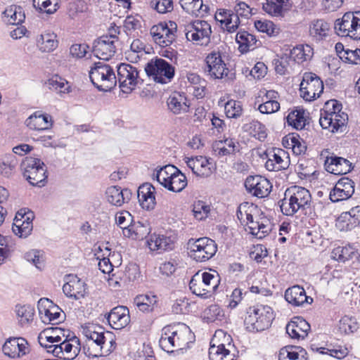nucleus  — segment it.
<instances>
[{"label": "nucleus", "mask_w": 360, "mask_h": 360, "mask_svg": "<svg viewBox=\"0 0 360 360\" xmlns=\"http://www.w3.org/2000/svg\"><path fill=\"white\" fill-rule=\"evenodd\" d=\"M311 195L307 188L293 186L288 188L284 198L278 202L282 213L286 216H293L299 211H304L309 207Z\"/></svg>", "instance_id": "nucleus-1"}, {"label": "nucleus", "mask_w": 360, "mask_h": 360, "mask_svg": "<svg viewBox=\"0 0 360 360\" xmlns=\"http://www.w3.org/2000/svg\"><path fill=\"white\" fill-rule=\"evenodd\" d=\"M245 323L250 331H263L271 325L274 319L272 308L268 305L257 304L249 307Z\"/></svg>", "instance_id": "nucleus-2"}, {"label": "nucleus", "mask_w": 360, "mask_h": 360, "mask_svg": "<svg viewBox=\"0 0 360 360\" xmlns=\"http://www.w3.org/2000/svg\"><path fill=\"white\" fill-rule=\"evenodd\" d=\"M89 78L94 86L102 91H110L117 84L114 70L104 61L94 64L89 71Z\"/></svg>", "instance_id": "nucleus-3"}, {"label": "nucleus", "mask_w": 360, "mask_h": 360, "mask_svg": "<svg viewBox=\"0 0 360 360\" xmlns=\"http://www.w3.org/2000/svg\"><path fill=\"white\" fill-rule=\"evenodd\" d=\"M82 333L86 338V345L84 346L86 355L93 358L103 356L106 339L104 328L98 325L90 324L83 328Z\"/></svg>", "instance_id": "nucleus-4"}, {"label": "nucleus", "mask_w": 360, "mask_h": 360, "mask_svg": "<svg viewBox=\"0 0 360 360\" xmlns=\"http://www.w3.org/2000/svg\"><path fill=\"white\" fill-rule=\"evenodd\" d=\"M188 256L197 262H205L212 258L217 251L215 241L207 237L191 238L187 243Z\"/></svg>", "instance_id": "nucleus-5"}, {"label": "nucleus", "mask_w": 360, "mask_h": 360, "mask_svg": "<svg viewBox=\"0 0 360 360\" xmlns=\"http://www.w3.org/2000/svg\"><path fill=\"white\" fill-rule=\"evenodd\" d=\"M23 176L32 186H44L47 179L46 167L39 158L26 157L20 165Z\"/></svg>", "instance_id": "nucleus-6"}, {"label": "nucleus", "mask_w": 360, "mask_h": 360, "mask_svg": "<svg viewBox=\"0 0 360 360\" xmlns=\"http://www.w3.org/2000/svg\"><path fill=\"white\" fill-rule=\"evenodd\" d=\"M334 28L339 36L360 39V11L345 13L335 20Z\"/></svg>", "instance_id": "nucleus-7"}, {"label": "nucleus", "mask_w": 360, "mask_h": 360, "mask_svg": "<svg viewBox=\"0 0 360 360\" xmlns=\"http://www.w3.org/2000/svg\"><path fill=\"white\" fill-rule=\"evenodd\" d=\"M145 71L155 82L167 84L174 76V68L162 58L152 59L146 67Z\"/></svg>", "instance_id": "nucleus-8"}, {"label": "nucleus", "mask_w": 360, "mask_h": 360, "mask_svg": "<svg viewBox=\"0 0 360 360\" xmlns=\"http://www.w3.org/2000/svg\"><path fill=\"white\" fill-rule=\"evenodd\" d=\"M177 240L175 231L168 230L164 233H153L146 240V244L150 251L156 254H162L174 249Z\"/></svg>", "instance_id": "nucleus-9"}, {"label": "nucleus", "mask_w": 360, "mask_h": 360, "mask_svg": "<svg viewBox=\"0 0 360 360\" xmlns=\"http://www.w3.org/2000/svg\"><path fill=\"white\" fill-rule=\"evenodd\" d=\"M117 82L123 93H131L143 80L139 77V71L132 65L121 63L117 67Z\"/></svg>", "instance_id": "nucleus-10"}, {"label": "nucleus", "mask_w": 360, "mask_h": 360, "mask_svg": "<svg viewBox=\"0 0 360 360\" xmlns=\"http://www.w3.org/2000/svg\"><path fill=\"white\" fill-rule=\"evenodd\" d=\"M300 96L307 101L319 98L323 91V82L313 72H304L300 85Z\"/></svg>", "instance_id": "nucleus-11"}, {"label": "nucleus", "mask_w": 360, "mask_h": 360, "mask_svg": "<svg viewBox=\"0 0 360 360\" xmlns=\"http://www.w3.org/2000/svg\"><path fill=\"white\" fill-rule=\"evenodd\" d=\"M187 40L200 46H207L210 41L212 33L210 25L205 20H195L186 27Z\"/></svg>", "instance_id": "nucleus-12"}, {"label": "nucleus", "mask_w": 360, "mask_h": 360, "mask_svg": "<svg viewBox=\"0 0 360 360\" xmlns=\"http://www.w3.org/2000/svg\"><path fill=\"white\" fill-rule=\"evenodd\" d=\"M118 37L112 33L98 38L94 41L93 45L94 55L101 60H108L115 53V43Z\"/></svg>", "instance_id": "nucleus-13"}, {"label": "nucleus", "mask_w": 360, "mask_h": 360, "mask_svg": "<svg viewBox=\"0 0 360 360\" xmlns=\"http://www.w3.org/2000/svg\"><path fill=\"white\" fill-rule=\"evenodd\" d=\"M38 309L42 321L45 323L58 324L63 321L61 309L48 298H41Z\"/></svg>", "instance_id": "nucleus-14"}, {"label": "nucleus", "mask_w": 360, "mask_h": 360, "mask_svg": "<svg viewBox=\"0 0 360 360\" xmlns=\"http://www.w3.org/2000/svg\"><path fill=\"white\" fill-rule=\"evenodd\" d=\"M79 340L74 337L70 340L65 338L59 344H56L53 350H49L56 357L64 360H73L79 353Z\"/></svg>", "instance_id": "nucleus-15"}, {"label": "nucleus", "mask_w": 360, "mask_h": 360, "mask_svg": "<svg viewBox=\"0 0 360 360\" xmlns=\"http://www.w3.org/2000/svg\"><path fill=\"white\" fill-rule=\"evenodd\" d=\"M347 113L335 114L334 112H321L319 124L323 129H328L332 133L342 132L347 122Z\"/></svg>", "instance_id": "nucleus-16"}, {"label": "nucleus", "mask_w": 360, "mask_h": 360, "mask_svg": "<svg viewBox=\"0 0 360 360\" xmlns=\"http://www.w3.org/2000/svg\"><path fill=\"white\" fill-rule=\"evenodd\" d=\"M245 186L250 193L260 198L267 196L271 188L269 181L259 175L248 176Z\"/></svg>", "instance_id": "nucleus-17"}, {"label": "nucleus", "mask_w": 360, "mask_h": 360, "mask_svg": "<svg viewBox=\"0 0 360 360\" xmlns=\"http://www.w3.org/2000/svg\"><path fill=\"white\" fill-rule=\"evenodd\" d=\"M209 75L214 79H221L227 76L229 69L222 60L221 53L219 51H214L210 53L205 59Z\"/></svg>", "instance_id": "nucleus-18"}, {"label": "nucleus", "mask_w": 360, "mask_h": 360, "mask_svg": "<svg viewBox=\"0 0 360 360\" xmlns=\"http://www.w3.org/2000/svg\"><path fill=\"white\" fill-rule=\"evenodd\" d=\"M268 160L265 167L271 172H277L286 169L290 164L288 154L283 149L276 148L267 154Z\"/></svg>", "instance_id": "nucleus-19"}, {"label": "nucleus", "mask_w": 360, "mask_h": 360, "mask_svg": "<svg viewBox=\"0 0 360 360\" xmlns=\"http://www.w3.org/2000/svg\"><path fill=\"white\" fill-rule=\"evenodd\" d=\"M354 193V183L347 178H341L330 193V199L333 202L349 199Z\"/></svg>", "instance_id": "nucleus-20"}, {"label": "nucleus", "mask_w": 360, "mask_h": 360, "mask_svg": "<svg viewBox=\"0 0 360 360\" xmlns=\"http://www.w3.org/2000/svg\"><path fill=\"white\" fill-rule=\"evenodd\" d=\"M86 284L76 275H68L63 286L64 294L70 298L79 300L86 294Z\"/></svg>", "instance_id": "nucleus-21"}, {"label": "nucleus", "mask_w": 360, "mask_h": 360, "mask_svg": "<svg viewBox=\"0 0 360 360\" xmlns=\"http://www.w3.org/2000/svg\"><path fill=\"white\" fill-rule=\"evenodd\" d=\"M324 167L327 172L335 175L346 174L352 169V163L348 160L333 153L326 158Z\"/></svg>", "instance_id": "nucleus-22"}, {"label": "nucleus", "mask_w": 360, "mask_h": 360, "mask_svg": "<svg viewBox=\"0 0 360 360\" xmlns=\"http://www.w3.org/2000/svg\"><path fill=\"white\" fill-rule=\"evenodd\" d=\"M106 319L113 329H122L130 322L129 309L124 306L115 307L108 314Z\"/></svg>", "instance_id": "nucleus-23"}, {"label": "nucleus", "mask_w": 360, "mask_h": 360, "mask_svg": "<svg viewBox=\"0 0 360 360\" xmlns=\"http://www.w3.org/2000/svg\"><path fill=\"white\" fill-rule=\"evenodd\" d=\"M214 18L229 32H235L240 25V19L231 10L219 8L215 13Z\"/></svg>", "instance_id": "nucleus-24"}, {"label": "nucleus", "mask_w": 360, "mask_h": 360, "mask_svg": "<svg viewBox=\"0 0 360 360\" xmlns=\"http://www.w3.org/2000/svg\"><path fill=\"white\" fill-rule=\"evenodd\" d=\"M167 108L174 115L184 114L189 111L190 103L184 94L172 93L167 99Z\"/></svg>", "instance_id": "nucleus-25"}, {"label": "nucleus", "mask_w": 360, "mask_h": 360, "mask_svg": "<svg viewBox=\"0 0 360 360\" xmlns=\"http://www.w3.org/2000/svg\"><path fill=\"white\" fill-rule=\"evenodd\" d=\"M168 327L170 333H172L176 349H181L188 343L190 339L189 337L191 335V330L190 328L186 324L181 323L169 325Z\"/></svg>", "instance_id": "nucleus-26"}, {"label": "nucleus", "mask_w": 360, "mask_h": 360, "mask_svg": "<svg viewBox=\"0 0 360 360\" xmlns=\"http://www.w3.org/2000/svg\"><path fill=\"white\" fill-rule=\"evenodd\" d=\"M310 325L301 317H294L286 326V333L292 338L304 339L310 330Z\"/></svg>", "instance_id": "nucleus-27"}, {"label": "nucleus", "mask_w": 360, "mask_h": 360, "mask_svg": "<svg viewBox=\"0 0 360 360\" xmlns=\"http://www.w3.org/2000/svg\"><path fill=\"white\" fill-rule=\"evenodd\" d=\"M155 187L150 183L143 184L138 189V200L142 208L153 210L156 204Z\"/></svg>", "instance_id": "nucleus-28"}, {"label": "nucleus", "mask_w": 360, "mask_h": 360, "mask_svg": "<svg viewBox=\"0 0 360 360\" xmlns=\"http://www.w3.org/2000/svg\"><path fill=\"white\" fill-rule=\"evenodd\" d=\"M285 299L288 303L297 307L313 302L311 297L306 295L304 289L299 285L288 288L285 292Z\"/></svg>", "instance_id": "nucleus-29"}, {"label": "nucleus", "mask_w": 360, "mask_h": 360, "mask_svg": "<svg viewBox=\"0 0 360 360\" xmlns=\"http://www.w3.org/2000/svg\"><path fill=\"white\" fill-rule=\"evenodd\" d=\"M150 232V226L146 221H135L124 229V236L139 240L146 238Z\"/></svg>", "instance_id": "nucleus-30"}, {"label": "nucleus", "mask_w": 360, "mask_h": 360, "mask_svg": "<svg viewBox=\"0 0 360 360\" xmlns=\"http://www.w3.org/2000/svg\"><path fill=\"white\" fill-rule=\"evenodd\" d=\"M131 195V193L129 190L122 189L117 186H110L106 191V197L108 202L117 207L129 202Z\"/></svg>", "instance_id": "nucleus-31"}, {"label": "nucleus", "mask_w": 360, "mask_h": 360, "mask_svg": "<svg viewBox=\"0 0 360 360\" xmlns=\"http://www.w3.org/2000/svg\"><path fill=\"white\" fill-rule=\"evenodd\" d=\"M330 25L323 19L313 20L309 26V34L316 41H322L329 35Z\"/></svg>", "instance_id": "nucleus-32"}, {"label": "nucleus", "mask_w": 360, "mask_h": 360, "mask_svg": "<svg viewBox=\"0 0 360 360\" xmlns=\"http://www.w3.org/2000/svg\"><path fill=\"white\" fill-rule=\"evenodd\" d=\"M307 352L298 346L288 345L281 348L278 354L279 360H307Z\"/></svg>", "instance_id": "nucleus-33"}, {"label": "nucleus", "mask_w": 360, "mask_h": 360, "mask_svg": "<svg viewBox=\"0 0 360 360\" xmlns=\"http://www.w3.org/2000/svg\"><path fill=\"white\" fill-rule=\"evenodd\" d=\"M236 41L238 44V49L242 53L254 50L257 46V40L255 36L245 30H240L237 33Z\"/></svg>", "instance_id": "nucleus-34"}, {"label": "nucleus", "mask_w": 360, "mask_h": 360, "mask_svg": "<svg viewBox=\"0 0 360 360\" xmlns=\"http://www.w3.org/2000/svg\"><path fill=\"white\" fill-rule=\"evenodd\" d=\"M182 8L188 14L203 16L208 13L209 6L203 4L202 0H180Z\"/></svg>", "instance_id": "nucleus-35"}, {"label": "nucleus", "mask_w": 360, "mask_h": 360, "mask_svg": "<svg viewBox=\"0 0 360 360\" xmlns=\"http://www.w3.org/2000/svg\"><path fill=\"white\" fill-rule=\"evenodd\" d=\"M209 358L210 360H234L235 354L224 344L216 345L212 340L209 348Z\"/></svg>", "instance_id": "nucleus-36"}, {"label": "nucleus", "mask_w": 360, "mask_h": 360, "mask_svg": "<svg viewBox=\"0 0 360 360\" xmlns=\"http://www.w3.org/2000/svg\"><path fill=\"white\" fill-rule=\"evenodd\" d=\"M238 147V141L232 138H226L219 141L214 146V150L218 151L219 156L234 154L236 151L239 150Z\"/></svg>", "instance_id": "nucleus-37"}, {"label": "nucleus", "mask_w": 360, "mask_h": 360, "mask_svg": "<svg viewBox=\"0 0 360 360\" xmlns=\"http://www.w3.org/2000/svg\"><path fill=\"white\" fill-rule=\"evenodd\" d=\"M243 129L259 141L264 140L267 136L265 126L257 120H251L244 124Z\"/></svg>", "instance_id": "nucleus-38"}, {"label": "nucleus", "mask_w": 360, "mask_h": 360, "mask_svg": "<svg viewBox=\"0 0 360 360\" xmlns=\"http://www.w3.org/2000/svg\"><path fill=\"white\" fill-rule=\"evenodd\" d=\"M158 302V297L154 295H139L134 300V304L143 312H150L153 310Z\"/></svg>", "instance_id": "nucleus-39"}, {"label": "nucleus", "mask_w": 360, "mask_h": 360, "mask_svg": "<svg viewBox=\"0 0 360 360\" xmlns=\"http://www.w3.org/2000/svg\"><path fill=\"white\" fill-rule=\"evenodd\" d=\"M18 160L13 154H7L0 159V174L10 177L15 171Z\"/></svg>", "instance_id": "nucleus-40"}, {"label": "nucleus", "mask_w": 360, "mask_h": 360, "mask_svg": "<svg viewBox=\"0 0 360 360\" xmlns=\"http://www.w3.org/2000/svg\"><path fill=\"white\" fill-rule=\"evenodd\" d=\"M200 277L202 285L210 290L211 295L216 292L220 283V276L216 271L203 272Z\"/></svg>", "instance_id": "nucleus-41"}, {"label": "nucleus", "mask_w": 360, "mask_h": 360, "mask_svg": "<svg viewBox=\"0 0 360 360\" xmlns=\"http://www.w3.org/2000/svg\"><path fill=\"white\" fill-rule=\"evenodd\" d=\"M3 14L7 18V22L11 25H19L25 18L22 8L16 6H11L6 8Z\"/></svg>", "instance_id": "nucleus-42"}, {"label": "nucleus", "mask_w": 360, "mask_h": 360, "mask_svg": "<svg viewBox=\"0 0 360 360\" xmlns=\"http://www.w3.org/2000/svg\"><path fill=\"white\" fill-rule=\"evenodd\" d=\"M56 35L53 33H45L40 35L37 39V44L39 49L43 52H50L54 50L58 46Z\"/></svg>", "instance_id": "nucleus-43"}, {"label": "nucleus", "mask_w": 360, "mask_h": 360, "mask_svg": "<svg viewBox=\"0 0 360 360\" xmlns=\"http://www.w3.org/2000/svg\"><path fill=\"white\" fill-rule=\"evenodd\" d=\"M359 324L354 316H344L339 321L338 330L341 334L349 335L357 330Z\"/></svg>", "instance_id": "nucleus-44"}, {"label": "nucleus", "mask_w": 360, "mask_h": 360, "mask_svg": "<svg viewBox=\"0 0 360 360\" xmlns=\"http://www.w3.org/2000/svg\"><path fill=\"white\" fill-rule=\"evenodd\" d=\"M32 4L36 10L49 15L56 13L60 8L59 0H33Z\"/></svg>", "instance_id": "nucleus-45"}, {"label": "nucleus", "mask_w": 360, "mask_h": 360, "mask_svg": "<svg viewBox=\"0 0 360 360\" xmlns=\"http://www.w3.org/2000/svg\"><path fill=\"white\" fill-rule=\"evenodd\" d=\"M159 345L161 349L167 353H172L177 350L168 326L164 327L162 330Z\"/></svg>", "instance_id": "nucleus-46"}, {"label": "nucleus", "mask_w": 360, "mask_h": 360, "mask_svg": "<svg viewBox=\"0 0 360 360\" xmlns=\"http://www.w3.org/2000/svg\"><path fill=\"white\" fill-rule=\"evenodd\" d=\"M15 312L20 323L23 326L29 323L32 320L34 309L29 304H18L15 306Z\"/></svg>", "instance_id": "nucleus-47"}, {"label": "nucleus", "mask_w": 360, "mask_h": 360, "mask_svg": "<svg viewBox=\"0 0 360 360\" xmlns=\"http://www.w3.org/2000/svg\"><path fill=\"white\" fill-rule=\"evenodd\" d=\"M189 288L192 292L202 298L211 296L210 290L202 285L199 273L195 274L190 281Z\"/></svg>", "instance_id": "nucleus-48"}, {"label": "nucleus", "mask_w": 360, "mask_h": 360, "mask_svg": "<svg viewBox=\"0 0 360 360\" xmlns=\"http://www.w3.org/2000/svg\"><path fill=\"white\" fill-rule=\"evenodd\" d=\"M287 122L288 125L299 130L304 128L307 120L304 117V111L303 110H296L290 112L287 117Z\"/></svg>", "instance_id": "nucleus-49"}, {"label": "nucleus", "mask_w": 360, "mask_h": 360, "mask_svg": "<svg viewBox=\"0 0 360 360\" xmlns=\"http://www.w3.org/2000/svg\"><path fill=\"white\" fill-rule=\"evenodd\" d=\"M288 0H265L262 4L263 10L271 15H282L283 6Z\"/></svg>", "instance_id": "nucleus-50"}, {"label": "nucleus", "mask_w": 360, "mask_h": 360, "mask_svg": "<svg viewBox=\"0 0 360 360\" xmlns=\"http://www.w3.org/2000/svg\"><path fill=\"white\" fill-rule=\"evenodd\" d=\"M255 27L259 32L266 33L269 37L277 36L280 32V28L276 25L266 20H256Z\"/></svg>", "instance_id": "nucleus-51"}, {"label": "nucleus", "mask_w": 360, "mask_h": 360, "mask_svg": "<svg viewBox=\"0 0 360 360\" xmlns=\"http://www.w3.org/2000/svg\"><path fill=\"white\" fill-rule=\"evenodd\" d=\"M336 226L340 231H348L356 227V221L350 212H342L337 219Z\"/></svg>", "instance_id": "nucleus-52"}, {"label": "nucleus", "mask_w": 360, "mask_h": 360, "mask_svg": "<svg viewBox=\"0 0 360 360\" xmlns=\"http://www.w3.org/2000/svg\"><path fill=\"white\" fill-rule=\"evenodd\" d=\"M18 217H15L13 224V232L20 238H27L30 236L33 229V225L29 223L21 222Z\"/></svg>", "instance_id": "nucleus-53"}, {"label": "nucleus", "mask_w": 360, "mask_h": 360, "mask_svg": "<svg viewBox=\"0 0 360 360\" xmlns=\"http://www.w3.org/2000/svg\"><path fill=\"white\" fill-rule=\"evenodd\" d=\"M193 172L196 176L202 177L210 175L212 171L209 167L208 160L203 156L195 157V166Z\"/></svg>", "instance_id": "nucleus-54"}, {"label": "nucleus", "mask_w": 360, "mask_h": 360, "mask_svg": "<svg viewBox=\"0 0 360 360\" xmlns=\"http://www.w3.org/2000/svg\"><path fill=\"white\" fill-rule=\"evenodd\" d=\"M46 84L51 90L56 91L60 94L68 93L70 88L65 79L58 77H53L49 79Z\"/></svg>", "instance_id": "nucleus-55"}, {"label": "nucleus", "mask_w": 360, "mask_h": 360, "mask_svg": "<svg viewBox=\"0 0 360 360\" xmlns=\"http://www.w3.org/2000/svg\"><path fill=\"white\" fill-rule=\"evenodd\" d=\"M176 23L173 21H169L168 27L165 32H164V34H162V37H161V44L160 46H167L172 44L176 39Z\"/></svg>", "instance_id": "nucleus-56"}, {"label": "nucleus", "mask_w": 360, "mask_h": 360, "mask_svg": "<svg viewBox=\"0 0 360 360\" xmlns=\"http://www.w3.org/2000/svg\"><path fill=\"white\" fill-rule=\"evenodd\" d=\"M353 254V249L350 246H338L333 250L331 257L335 260L344 262L349 259Z\"/></svg>", "instance_id": "nucleus-57"}, {"label": "nucleus", "mask_w": 360, "mask_h": 360, "mask_svg": "<svg viewBox=\"0 0 360 360\" xmlns=\"http://www.w3.org/2000/svg\"><path fill=\"white\" fill-rule=\"evenodd\" d=\"M167 186L170 187V191L176 193L181 192L187 186V179L185 174L178 169V173L174 176L172 184L170 183L167 184Z\"/></svg>", "instance_id": "nucleus-58"}, {"label": "nucleus", "mask_w": 360, "mask_h": 360, "mask_svg": "<svg viewBox=\"0 0 360 360\" xmlns=\"http://www.w3.org/2000/svg\"><path fill=\"white\" fill-rule=\"evenodd\" d=\"M173 172H175L174 166L167 165L160 167V169L156 170L153 174V176L155 177L156 180L160 185L163 186L164 184L167 182V179L174 174Z\"/></svg>", "instance_id": "nucleus-59"}, {"label": "nucleus", "mask_w": 360, "mask_h": 360, "mask_svg": "<svg viewBox=\"0 0 360 360\" xmlns=\"http://www.w3.org/2000/svg\"><path fill=\"white\" fill-rule=\"evenodd\" d=\"M210 211V206L206 202L198 200L193 205L194 217L198 220L205 219Z\"/></svg>", "instance_id": "nucleus-60"}, {"label": "nucleus", "mask_w": 360, "mask_h": 360, "mask_svg": "<svg viewBox=\"0 0 360 360\" xmlns=\"http://www.w3.org/2000/svg\"><path fill=\"white\" fill-rule=\"evenodd\" d=\"M243 108L240 102L229 101L225 105V112L228 117L237 118L242 114Z\"/></svg>", "instance_id": "nucleus-61"}, {"label": "nucleus", "mask_w": 360, "mask_h": 360, "mask_svg": "<svg viewBox=\"0 0 360 360\" xmlns=\"http://www.w3.org/2000/svg\"><path fill=\"white\" fill-rule=\"evenodd\" d=\"M287 143L290 148H292L293 153L298 155L304 153L306 150V146L304 143H301L299 139V136H295L294 134H290L286 137Z\"/></svg>", "instance_id": "nucleus-62"}, {"label": "nucleus", "mask_w": 360, "mask_h": 360, "mask_svg": "<svg viewBox=\"0 0 360 360\" xmlns=\"http://www.w3.org/2000/svg\"><path fill=\"white\" fill-rule=\"evenodd\" d=\"M18 342L16 338L8 339L2 347L3 352L5 355L11 358H18L17 347Z\"/></svg>", "instance_id": "nucleus-63"}, {"label": "nucleus", "mask_w": 360, "mask_h": 360, "mask_svg": "<svg viewBox=\"0 0 360 360\" xmlns=\"http://www.w3.org/2000/svg\"><path fill=\"white\" fill-rule=\"evenodd\" d=\"M290 58L300 63L310 59V53H305L304 46H297L290 50Z\"/></svg>", "instance_id": "nucleus-64"}]
</instances>
